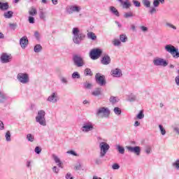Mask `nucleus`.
Instances as JSON below:
<instances>
[{"label": "nucleus", "instance_id": "nucleus-1", "mask_svg": "<svg viewBox=\"0 0 179 179\" xmlns=\"http://www.w3.org/2000/svg\"><path fill=\"white\" fill-rule=\"evenodd\" d=\"M72 34L73 35V41L75 44H80V43L85 40V37H86V35L80 33V31L78 27H74L73 29Z\"/></svg>", "mask_w": 179, "mask_h": 179}, {"label": "nucleus", "instance_id": "nucleus-2", "mask_svg": "<svg viewBox=\"0 0 179 179\" xmlns=\"http://www.w3.org/2000/svg\"><path fill=\"white\" fill-rule=\"evenodd\" d=\"M36 122L42 127H47V120H45V110H40L35 117Z\"/></svg>", "mask_w": 179, "mask_h": 179}, {"label": "nucleus", "instance_id": "nucleus-3", "mask_svg": "<svg viewBox=\"0 0 179 179\" xmlns=\"http://www.w3.org/2000/svg\"><path fill=\"white\" fill-rule=\"evenodd\" d=\"M96 115L101 118H108L110 117V109L106 107H100L96 110Z\"/></svg>", "mask_w": 179, "mask_h": 179}, {"label": "nucleus", "instance_id": "nucleus-4", "mask_svg": "<svg viewBox=\"0 0 179 179\" xmlns=\"http://www.w3.org/2000/svg\"><path fill=\"white\" fill-rule=\"evenodd\" d=\"M73 65L75 66H77V68H82V66H85V59L83 57L80 56V55H73Z\"/></svg>", "mask_w": 179, "mask_h": 179}, {"label": "nucleus", "instance_id": "nucleus-5", "mask_svg": "<svg viewBox=\"0 0 179 179\" xmlns=\"http://www.w3.org/2000/svg\"><path fill=\"white\" fill-rule=\"evenodd\" d=\"M165 50L167 52H169L173 58H179L178 48H175L173 45H165Z\"/></svg>", "mask_w": 179, "mask_h": 179}, {"label": "nucleus", "instance_id": "nucleus-6", "mask_svg": "<svg viewBox=\"0 0 179 179\" xmlns=\"http://www.w3.org/2000/svg\"><path fill=\"white\" fill-rule=\"evenodd\" d=\"M100 155L99 157H104L107 155V152L110 150V145L103 141L99 143Z\"/></svg>", "mask_w": 179, "mask_h": 179}, {"label": "nucleus", "instance_id": "nucleus-7", "mask_svg": "<svg viewBox=\"0 0 179 179\" xmlns=\"http://www.w3.org/2000/svg\"><path fill=\"white\" fill-rule=\"evenodd\" d=\"M101 54H103V50L100 48H94L92 49L90 52V57L91 59H99L101 57Z\"/></svg>", "mask_w": 179, "mask_h": 179}, {"label": "nucleus", "instance_id": "nucleus-8", "mask_svg": "<svg viewBox=\"0 0 179 179\" xmlns=\"http://www.w3.org/2000/svg\"><path fill=\"white\" fill-rule=\"evenodd\" d=\"M17 79L22 85H26L30 82V78H29V74L27 73H19L17 76Z\"/></svg>", "mask_w": 179, "mask_h": 179}, {"label": "nucleus", "instance_id": "nucleus-9", "mask_svg": "<svg viewBox=\"0 0 179 179\" xmlns=\"http://www.w3.org/2000/svg\"><path fill=\"white\" fill-rule=\"evenodd\" d=\"M96 83L99 86H106V76L100 73L95 75Z\"/></svg>", "mask_w": 179, "mask_h": 179}, {"label": "nucleus", "instance_id": "nucleus-10", "mask_svg": "<svg viewBox=\"0 0 179 179\" xmlns=\"http://www.w3.org/2000/svg\"><path fill=\"white\" fill-rule=\"evenodd\" d=\"M153 64L155 66H164L166 67L167 65H169V62L167 60L163 59V58H155L153 60Z\"/></svg>", "mask_w": 179, "mask_h": 179}, {"label": "nucleus", "instance_id": "nucleus-11", "mask_svg": "<svg viewBox=\"0 0 179 179\" xmlns=\"http://www.w3.org/2000/svg\"><path fill=\"white\" fill-rule=\"evenodd\" d=\"M93 129H94V126L93 123L90 122H84L81 127V131L85 133L90 132V131H93Z\"/></svg>", "mask_w": 179, "mask_h": 179}, {"label": "nucleus", "instance_id": "nucleus-12", "mask_svg": "<svg viewBox=\"0 0 179 179\" xmlns=\"http://www.w3.org/2000/svg\"><path fill=\"white\" fill-rule=\"evenodd\" d=\"M59 100V97L58 96V93L57 92H52L47 99V101L49 103H52L53 104L57 103Z\"/></svg>", "mask_w": 179, "mask_h": 179}, {"label": "nucleus", "instance_id": "nucleus-13", "mask_svg": "<svg viewBox=\"0 0 179 179\" xmlns=\"http://www.w3.org/2000/svg\"><path fill=\"white\" fill-rule=\"evenodd\" d=\"M126 149H127L128 152H130V153H135L137 156L141 155V147L139 146H126Z\"/></svg>", "mask_w": 179, "mask_h": 179}, {"label": "nucleus", "instance_id": "nucleus-14", "mask_svg": "<svg viewBox=\"0 0 179 179\" xmlns=\"http://www.w3.org/2000/svg\"><path fill=\"white\" fill-rule=\"evenodd\" d=\"M66 12H68L69 15H71V13L74 12L78 13V12H80V7L78 6H69L66 7Z\"/></svg>", "mask_w": 179, "mask_h": 179}, {"label": "nucleus", "instance_id": "nucleus-15", "mask_svg": "<svg viewBox=\"0 0 179 179\" xmlns=\"http://www.w3.org/2000/svg\"><path fill=\"white\" fill-rule=\"evenodd\" d=\"M12 59V57L6 53H2L1 55V61L2 64H8V62H10Z\"/></svg>", "mask_w": 179, "mask_h": 179}, {"label": "nucleus", "instance_id": "nucleus-16", "mask_svg": "<svg viewBox=\"0 0 179 179\" xmlns=\"http://www.w3.org/2000/svg\"><path fill=\"white\" fill-rule=\"evenodd\" d=\"M110 73L113 78H121L122 76V71L120 69L111 70Z\"/></svg>", "mask_w": 179, "mask_h": 179}, {"label": "nucleus", "instance_id": "nucleus-17", "mask_svg": "<svg viewBox=\"0 0 179 179\" xmlns=\"http://www.w3.org/2000/svg\"><path fill=\"white\" fill-rule=\"evenodd\" d=\"M102 65H110L111 64V58L108 55H105L101 59Z\"/></svg>", "mask_w": 179, "mask_h": 179}, {"label": "nucleus", "instance_id": "nucleus-18", "mask_svg": "<svg viewBox=\"0 0 179 179\" xmlns=\"http://www.w3.org/2000/svg\"><path fill=\"white\" fill-rule=\"evenodd\" d=\"M92 96H94V97H99V96H101L103 94V88L101 87H96L95 88L92 92Z\"/></svg>", "mask_w": 179, "mask_h": 179}, {"label": "nucleus", "instance_id": "nucleus-19", "mask_svg": "<svg viewBox=\"0 0 179 179\" xmlns=\"http://www.w3.org/2000/svg\"><path fill=\"white\" fill-rule=\"evenodd\" d=\"M20 44L22 48H26L29 44V39H27V36H23L20 40Z\"/></svg>", "mask_w": 179, "mask_h": 179}, {"label": "nucleus", "instance_id": "nucleus-20", "mask_svg": "<svg viewBox=\"0 0 179 179\" xmlns=\"http://www.w3.org/2000/svg\"><path fill=\"white\" fill-rule=\"evenodd\" d=\"M53 160H55V163L57 164L58 167L60 169H63L62 166V162H61V159H59V157L58 156L55 155V154L52 155Z\"/></svg>", "mask_w": 179, "mask_h": 179}, {"label": "nucleus", "instance_id": "nucleus-21", "mask_svg": "<svg viewBox=\"0 0 179 179\" xmlns=\"http://www.w3.org/2000/svg\"><path fill=\"white\" fill-rule=\"evenodd\" d=\"M9 97L3 92L0 91V103H3Z\"/></svg>", "mask_w": 179, "mask_h": 179}, {"label": "nucleus", "instance_id": "nucleus-22", "mask_svg": "<svg viewBox=\"0 0 179 179\" xmlns=\"http://www.w3.org/2000/svg\"><path fill=\"white\" fill-rule=\"evenodd\" d=\"M118 2H120V3L122 5V8L124 9H129V8H131V4L128 1H123L122 0H117Z\"/></svg>", "mask_w": 179, "mask_h": 179}, {"label": "nucleus", "instance_id": "nucleus-23", "mask_svg": "<svg viewBox=\"0 0 179 179\" xmlns=\"http://www.w3.org/2000/svg\"><path fill=\"white\" fill-rule=\"evenodd\" d=\"M87 37L89 40H92V41H96L97 40V36L94 32L90 31L87 34Z\"/></svg>", "mask_w": 179, "mask_h": 179}, {"label": "nucleus", "instance_id": "nucleus-24", "mask_svg": "<svg viewBox=\"0 0 179 179\" xmlns=\"http://www.w3.org/2000/svg\"><path fill=\"white\" fill-rule=\"evenodd\" d=\"M8 9H9V4L0 1V10H8Z\"/></svg>", "mask_w": 179, "mask_h": 179}, {"label": "nucleus", "instance_id": "nucleus-25", "mask_svg": "<svg viewBox=\"0 0 179 179\" xmlns=\"http://www.w3.org/2000/svg\"><path fill=\"white\" fill-rule=\"evenodd\" d=\"M110 10L111 13L115 15V16H117V17H120V12H118V10H117V8H115V7L110 6Z\"/></svg>", "mask_w": 179, "mask_h": 179}, {"label": "nucleus", "instance_id": "nucleus-26", "mask_svg": "<svg viewBox=\"0 0 179 179\" xmlns=\"http://www.w3.org/2000/svg\"><path fill=\"white\" fill-rule=\"evenodd\" d=\"M116 150L120 154V155H124L125 154V148L122 147V145H116Z\"/></svg>", "mask_w": 179, "mask_h": 179}, {"label": "nucleus", "instance_id": "nucleus-27", "mask_svg": "<svg viewBox=\"0 0 179 179\" xmlns=\"http://www.w3.org/2000/svg\"><path fill=\"white\" fill-rule=\"evenodd\" d=\"M43 50V46H41V45L40 44H37L34 46V52H41V51Z\"/></svg>", "mask_w": 179, "mask_h": 179}, {"label": "nucleus", "instance_id": "nucleus-28", "mask_svg": "<svg viewBox=\"0 0 179 179\" xmlns=\"http://www.w3.org/2000/svg\"><path fill=\"white\" fill-rule=\"evenodd\" d=\"M29 14L31 16H36V15H37V9H36V8L34 7H31V8L29 10Z\"/></svg>", "mask_w": 179, "mask_h": 179}, {"label": "nucleus", "instance_id": "nucleus-29", "mask_svg": "<svg viewBox=\"0 0 179 179\" xmlns=\"http://www.w3.org/2000/svg\"><path fill=\"white\" fill-rule=\"evenodd\" d=\"M3 16L6 19H10L13 16V11H7L4 13Z\"/></svg>", "mask_w": 179, "mask_h": 179}, {"label": "nucleus", "instance_id": "nucleus-30", "mask_svg": "<svg viewBox=\"0 0 179 179\" xmlns=\"http://www.w3.org/2000/svg\"><path fill=\"white\" fill-rule=\"evenodd\" d=\"M84 75L85 76H93V73L90 69L87 68L85 69Z\"/></svg>", "mask_w": 179, "mask_h": 179}, {"label": "nucleus", "instance_id": "nucleus-31", "mask_svg": "<svg viewBox=\"0 0 179 179\" xmlns=\"http://www.w3.org/2000/svg\"><path fill=\"white\" fill-rule=\"evenodd\" d=\"M120 40L122 43H127L128 41V37L125 34H121L120 36Z\"/></svg>", "mask_w": 179, "mask_h": 179}, {"label": "nucleus", "instance_id": "nucleus-32", "mask_svg": "<svg viewBox=\"0 0 179 179\" xmlns=\"http://www.w3.org/2000/svg\"><path fill=\"white\" fill-rule=\"evenodd\" d=\"M72 79H80V74L78 71H75L71 75Z\"/></svg>", "mask_w": 179, "mask_h": 179}, {"label": "nucleus", "instance_id": "nucleus-33", "mask_svg": "<svg viewBox=\"0 0 179 179\" xmlns=\"http://www.w3.org/2000/svg\"><path fill=\"white\" fill-rule=\"evenodd\" d=\"M109 101L112 103V104H115L116 103H118V99L115 96H111L110 97Z\"/></svg>", "mask_w": 179, "mask_h": 179}, {"label": "nucleus", "instance_id": "nucleus-34", "mask_svg": "<svg viewBox=\"0 0 179 179\" xmlns=\"http://www.w3.org/2000/svg\"><path fill=\"white\" fill-rule=\"evenodd\" d=\"M142 3L145 8H150V0H143Z\"/></svg>", "mask_w": 179, "mask_h": 179}, {"label": "nucleus", "instance_id": "nucleus-35", "mask_svg": "<svg viewBox=\"0 0 179 179\" xmlns=\"http://www.w3.org/2000/svg\"><path fill=\"white\" fill-rule=\"evenodd\" d=\"M27 139L29 142H34V136H33L31 134H28L27 135Z\"/></svg>", "mask_w": 179, "mask_h": 179}, {"label": "nucleus", "instance_id": "nucleus-36", "mask_svg": "<svg viewBox=\"0 0 179 179\" xmlns=\"http://www.w3.org/2000/svg\"><path fill=\"white\" fill-rule=\"evenodd\" d=\"M113 112L116 115H121L122 111H121V108H120L119 107H115L113 109Z\"/></svg>", "mask_w": 179, "mask_h": 179}, {"label": "nucleus", "instance_id": "nucleus-37", "mask_svg": "<svg viewBox=\"0 0 179 179\" xmlns=\"http://www.w3.org/2000/svg\"><path fill=\"white\" fill-rule=\"evenodd\" d=\"M124 17L125 19H129V17H134V13H132V12L125 13L124 14Z\"/></svg>", "mask_w": 179, "mask_h": 179}, {"label": "nucleus", "instance_id": "nucleus-38", "mask_svg": "<svg viewBox=\"0 0 179 179\" xmlns=\"http://www.w3.org/2000/svg\"><path fill=\"white\" fill-rule=\"evenodd\" d=\"M39 17L41 20L45 21V17H47V16L45 15V13H44L43 11H40Z\"/></svg>", "mask_w": 179, "mask_h": 179}, {"label": "nucleus", "instance_id": "nucleus-39", "mask_svg": "<svg viewBox=\"0 0 179 179\" xmlns=\"http://www.w3.org/2000/svg\"><path fill=\"white\" fill-rule=\"evenodd\" d=\"M145 152L147 155H150V153H152V147L147 145L145 147Z\"/></svg>", "mask_w": 179, "mask_h": 179}, {"label": "nucleus", "instance_id": "nucleus-40", "mask_svg": "<svg viewBox=\"0 0 179 179\" xmlns=\"http://www.w3.org/2000/svg\"><path fill=\"white\" fill-rule=\"evenodd\" d=\"M166 27H169L170 29H173V30H177V27L174 26L173 24L166 22Z\"/></svg>", "mask_w": 179, "mask_h": 179}, {"label": "nucleus", "instance_id": "nucleus-41", "mask_svg": "<svg viewBox=\"0 0 179 179\" xmlns=\"http://www.w3.org/2000/svg\"><path fill=\"white\" fill-rule=\"evenodd\" d=\"M6 141L7 142H10L11 138H10V131H8L6 133Z\"/></svg>", "mask_w": 179, "mask_h": 179}, {"label": "nucleus", "instance_id": "nucleus-42", "mask_svg": "<svg viewBox=\"0 0 179 179\" xmlns=\"http://www.w3.org/2000/svg\"><path fill=\"white\" fill-rule=\"evenodd\" d=\"M138 120H143V118H145V115L143 114V111H140L138 114L137 115Z\"/></svg>", "mask_w": 179, "mask_h": 179}, {"label": "nucleus", "instance_id": "nucleus-43", "mask_svg": "<svg viewBox=\"0 0 179 179\" xmlns=\"http://www.w3.org/2000/svg\"><path fill=\"white\" fill-rule=\"evenodd\" d=\"M159 128L162 135H166V129H164V127H163V125L159 124Z\"/></svg>", "mask_w": 179, "mask_h": 179}, {"label": "nucleus", "instance_id": "nucleus-44", "mask_svg": "<svg viewBox=\"0 0 179 179\" xmlns=\"http://www.w3.org/2000/svg\"><path fill=\"white\" fill-rule=\"evenodd\" d=\"M113 45L115 47H118V45H121V41L120 39H114Z\"/></svg>", "mask_w": 179, "mask_h": 179}, {"label": "nucleus", "instance_id": "nucleus-45", "mask_svg": "<svg viewBox=\"0 0 179 179\" xmlns=\"http://www.w3.org/2000/svg\"><path fill=\"white\" fill-rule=\"evenodd\" d=\"M134 6H136V8H141V2H139V1L138 0H133L132 1Z\"/></svg>", "mask_w": 179, "mask_h": 179}, {"label": "nucleus", "instance_id": "nucleus-46", "mask_svg": "<svg viewBox=\"0 0 179 179\" xmlns=\"http://www.w3.org/2000/svg\"><path fill=\"white\" fill-rule=\"evenodd\" d=\"M173 166L176 170H179V159H177L175 162H173Z\"/></svg>", "mask_w": 179, "mask_h": 179}, {"label": "nucleus", "instance_id": "nucleus-47", "mask_svg": "<svg viewBox=\"0 0 179 179\" xmlns=\"http://www.w3.org/2000/svg\"><path fill=\"white\" fill-rule=\"evenodd\" d=\"M34 152L36 155H40V153H41V147L36 146L34 149Z\"/></svg>", "mask_w": 179, "mask_h": 179}, {"label": "nucleus", "instance_id": "nucleus-48", "mask_svg": "<svg viewBox=\"0 0 179 179\" xmlns=\"http://www.w3.org/2000/svg\"><path fill=\"white\" fill-rule=\"evenodd\" d=\"M31 163H33V161L31 160H27L26 162V166L27 169H29L30 170H31Z\"/></svg>", "mask_w": 179, "mask_h": 179}, {"label": "nucleus", "instance_id": "nucleus-49", "mask_svg": "<svg viewBox=\"0 0 179 179\" xmlns=\"http://www.w3.org/2000/svg\"><path fill=\"white\" fill-rule=\"evenodd\" d=\"M10 28L11 30H16V27H17V24L16 23H10L9 24Z\"/></svg>", "mask_w": 179, "mask_h": 179}, {"label": "nucleus", "instance_id": "nucleus-50", "mask_svg": "<svg viewBox=\"0 0 179 179\" xmlns=\"http://www.w3.org/2000/svg\"><path fill=\"white\" fill-rule=\"evenodd\" d=\"M84 87L85 89H92V87H93V85H92V83H85Z\"/></svg>", "mask_w": 179, "mask_h": 179}, {"label": "nucleus", "instance_id": "nucleus-51", "mask_svg": "<svg viewBox=\"0 0 179 179\" xmlns=\"http://www.w3.org/2000/svg\"><path fill=\"white\" fill-rule=\"evenodd\" d=\"M66 153L68 155H72V156H78V153H76V152H75V150H69L66 152Z\"/></svg>", "mask_w": 179, "mask_h": 179}, {"label": "nucleus", "instance_id": "nucleus-52", "mask_svg": "<svg viewBox=\"0 0 179 179\" xmlns=\"http://www.w3.org/2000/svg\"><path fill=\"white\" fill-rule=\"evenodd\" d=\"M160 5V3L158 0H154L153 1V6L154 8H158V6Z\"/></svg>", "mask_w": 179, "mask_h": 179}, {"label": "nucleus", "instance_id": "nucleus-53", "mask_svg": "<svg viewBox=\"0 0 179 179\" xmlns=\"http://www.w3.org/2000/svg\"><path fill=\"white\" fill-rule=\"evenodd\" d=\"M113 170H118L120 169V164H113L112 166Z\"/></svg>", "mask_w": 179, "mask_h": 179}, {"label": "nucleus", "instance_id": "nucleus-54", "mask_svg": "<svg viewBox=\"0 0 179 179\" xmlns=\"http://www.w3.org/2000/svg\"><path fill=\"white\" fill-rule=\"evenodd\" d=\"M60 80H61L62 83H65V85H66L68 83V80L65 77L60 78Z\"/></svg>", "mask_w": 179, "mask_h": 179}, {"label": "nucleus", "instance_id": "nucleus-55", "mask_svg": "<svg viewBox=\"0 0 179 179\" xmlns=\"http://www.w3.org/2000/svg\"><path fill=\"white\" fill-rule=\"evenodd\" d=\"M80 169H82V164H80V162H78L76 166H75V169L76 170H80Z\"/></svg>", "mask_w": 179, "mask_h": 179}, {"label": "nucleus", "instance_id": "nucleus-56", "mask_svg": "<svg viewBox=\"0 0 179 179\" xmlns=\"http://www.w3.org/2000/svg\"><path fill=\"white\" fill-rule=\"evenodd\" d=\"M28 22L31 24H34V18L33 16H29L28 18Z\"/></svg>", "mask_w": 179, "mask_h": 179}, {"label": "nucleus", "instance_id": "nucleus-57", "mask_svg": "<svg viewBox=\"0 0 179 179\" xmlns=\"http://www.w3.org/2000/svg\"><path fill=\"white\" fill-rule=\"evenodd\" d=\"M52 171L53 173L58 174V173H59V169H58L57 166H53Z\"/></svg>", "mask_w": 179, "mask_h": 179}, {"label": "nucleus", "instance_id": "nucleus-58", "mask_svg": "<svg viewBox=\"0 0 179 179\" xmlns=\"http://www.w3.org/2000/svg\"><path fill=\"white\" fill-rule=\"evenodd\" d=\"M34 37L36 38V40H40V33H38L37 31H35Z\"/></svg>", "mask_w": 179, "mask_h": 179}, {"label": "nucleus", "instance_id": "nucleus-59", "mask_svg": "<svg viewBox=\"0 0 179 179\" xmlns=\"http://www.w3.org/2000/svg\"><path fill=\"white\" fill-rule=\"evenodd\" d=\"M5 129V126L3 124V122L0 120V131Z\"/></svg>", "mask_w": 179, "mask_h": 179}, {"label": "nucleus", "instance_id": "nucleus-60", "mask_svg": "<svg viewBox=\"0 0 179 179\" xmlns=\"http://www.w3.org/2000/svg\"><path fill=\"white\" fill-rule=\"evenodd\" d=\"M156 12V7H152L150 10V13L151 15H153V13H155Z\"/></svg>", "mask_w": 179, "mask_h": 179}, {"label": "nucleus", "instance_id": "nucleus-61", "mask_svg": "<svg viewBox=\"0 0 179 179\" xmlns=\"http://www.w3.org/2000/svg\"><path fill=\"white\" fill-rule=\"evenodd\" d=\"M175 82L177 86H179V74L175 78Z\"/></svg>", "mask_w": 179, "mask_h": 179}, {"label": "nucleus", "instance_id": "nucleus-62", "mask_svg": "<svg viewBox=\"0 0 179 179\" xmlns=\"http://www.w3.org/2000/svg\"><path fill=\"white\" fill-rule=\"evenodd\" d=\"M66 179H73V177H72L71 173H68L66 176Z\"/></svg>", "mask_w": 179, "mask_h": 179}, {"label": "nucleus", "instance_id": "nucleus-63", "mask_svg": "<svg viewBox=\"0 0 179 179\" xmlns=\"http://www.w3.org/2000/svg\"><path fill=\"white\" fill-rule=\"evenodd\" d=\"M141 30H142V31H148V27H145V26H141L140 27Z\"/></svg>", "mask_w": 179, "mask_h": 179}, {"label": "nucleus", "instance_id": "nucleus-64", "mask_svg": "<svg viewBox=\"0 0 179 179\" xmlns=\"http://www.w3.org/2000/svg\"><path fill=\"white\" fill-rule=\"evenodd\" d=\"M173 131H175V132H176V134H179V128L178 127H174L173 128Z\"/></svg>", "mask_w": 179, "mask_h": 179}]
</instances>
